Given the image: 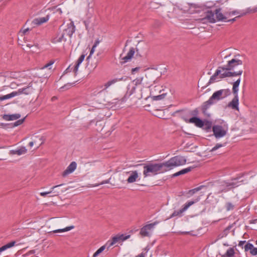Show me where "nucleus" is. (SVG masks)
I'll return each instance as SVG.
<instances>
[{
	"mask_svg": "<svg viewBox=\"0 0 257 257\" xmlns=\"http://www.w3.org/2000/svg\"><path fill=\"white\" fill-rule=\"evenodd\" d=\"M218 69L221 70L220 74H219L220 78H223L228 77H232L236 76H240L242 74L243 72V70L242 69H239L237 71H229L230 70H222L221 68Z\"/></svg>",
	"mask_w": 257,
	"mask_h": 257,
	"instance_id": "nucleus-9",
	"label": "nucleus"
},
{
	"mask_svg": "<svg viewBox=\"0 0 257 257\" xmlns=\"http://www.w3.org/2000/svg\"><path fill=\"white\" fill-rule=\"evenodd\" d=\"M204 126L206 130H210L212 127V123L209 121H206L204 122Z\"/></svg>",
	"mask_w": 257,
	"mask_h": 257,
	"instance_id": "nucleus-39",
	"label": "nucleus"
},
{
	"mask_svg": "<svg viewBox=\"0 0 257 257\" xmlns=\"http://www.w3.org/2000/svg\"><path fill=\"white\" fill-rule=\"evenodd\" d=\"M75 32V26L72 23H70L67 25V28L63 30L62 32L63 34H64L65 37L68 36L71 37L72 35Z\"/></svg>",
	"mask_w": 257,
	"mask_h": 257,
	"instance_id": "nucleus-15",
	"label": "nucleus"
},
{
	"mask_svg": "<svg viewBox=\"0 0 257 257\" xmlns=\"http://www.w3.org/2000/svg\"><path fill=\"white\" fill-rule=\"evenodd\" d=\"M223 245H225V246H228V245L227 244H226V243H224Z\"/></svg>",
	"mask_w": 257,
	"mask_h": 257,
	"instance_id": "nucleus-63",
	"label": "nucleus"
},
{
	"mask_svg": "<svg viewBox=\"0 0 257 257\" xmlns=\"http://www.w3.org/2000/svg\"><path fill=\"white\" fill-rule=\"evenodd\" d=\"M105 248V245L101 246L93 254V257L97 256L100 253H101Z\"/></svg>",
	"mask_w": 257,
	"mask_h": 257,
	"instance_id": "nucleus-37",
	"label": "nucleus"
},
{
	"mask_svg": "<svg viewBox=\"0 0 257 257\" xmlns=\"http://www.w3.org/2000/svg\"><path fill=\"white\" fill-rule=\"evenodd\" d=\"M16 242L12 241L4 245L5 250L15 245Z\"/></svg>",
	"mask_w": 257,
	"mask_h": 257,
	"instance_id": "nucleus-43",
	"label": "nucleus"
},
{
	"mask_svg": "<svg viewBox=\"0 0 257 257\" xmlns=\"http://www.w3.org/2000/svg\"><path fill=\"white\" fill-rule=\"evenodd\" d=\"M186 163V160L185 157L181 156H176L164 163V164L165 169H167L168 171H169L174 167L182 166L185 164Z\"/></svg>",
	"mask_w": 257,
	"mask_h": 257,
	"instance_id": "nucleus-2",
	"label": "nucleus"
},
{
	"mask_svg": "<svg viewBox=\"0 0 257 257\" xmlns=\"http://www.w3.org/2000/svg\"><path fill=\"white\" fill-rule=\"evenodd\" d=\"M240 82V78H238L233 83L232 92L234 95H238V86Z\"/></svg>",
	"mask_w": 257,
	"mask_h": 257,
	"instance_id": "nucleus-30",
	"label": "nucleus"
},
{
	"mask_svg": "<svg viewBox=\"0 0 257 257\" xmlns=\"http://www.w3.org/2000/svg\"><path fill=\"white\" fill-rule=\"evenodd\" d=\"M198 113V111L197 110V109H195V110H194L192 112V115H196Z\"/></svg>",
	"mask_w": 257,
	"mask_h": 257,
	"instance_id": "nucleus-55",
	"label": "nucleus"
},
{
	"mask_svg": "<svg viewBox=\"0 0 257 257\" xmlns=\"http://www.w3.org/2000/svg\"><path fill=\"white\" fill-rule=\"evenodd\" d=\"M230 94L229 89H221L215 92L210 97L213 101L222 99Z\"/></svg>",
	"mask_w": 257,
	"mask_h": 257,
	"instance_id": "nucleus-5",
	"label": "nucleus"
},
{
	"mask_svg": "<svg viewBox=\"0 0 257 257\" xmlns=\"http://www.w3.org/2000/svg\"><path fill=\"white\" fill-rule=\"evenodd\" d=\"M222 147V145L221 144H217L216 145V146L215 147H214L211 150V152H213L215 150H216L217 149H219V148H221Z\"/></svg>",
	"mask_w": 257,
	"mask_h": 257,
	"instance_id": "nucleus-46",
	"label": "nucleus"
},
{
	"mask_svg": "<svg viewBox=\"0 0 257 257\" xmlns=\"http://www.w3.org/2000/svg\"><path fill=\"white\" fill-rule=\"evenodd\" d=\"M30 30L29 28H26L21 31L23 34H26L27 32L29 31Z\"/></svg>",
	"mask_w": 257,
	"mask_h": 257,
	"instance_id": "nucleus-52",
	"label": "nucleus"
},
{
	"mask_svg": "<svg viewBox=\"0 0 257 257\" xmlns=\"http://www.w3.org/2000/svg\"><path fill=\"white\" fill-rule=\"evenodd\" d=\"M191 7L192 8H197V7L195 5H191Z\"/></svg>",
	"mask_w": 257,
	"mask_h": 257,
	"instance_id": "nucleus-61",
	"label": "nucleus"
},
{
	"mask_svg": "<svg viewBox=\"0 0 257 257\" xmlns=\"http://www.w3.org/2000/svg\"><path fill=\"white\" fill-rule=\"evenodd\" d=\"M49 20L48 16L46 17H41L38 18H36L34 19L32 21L33 24L35 25H40L44 23L47 22Z\"/></svg>",
	"mask_w": 257,
	"mask_h": 257,
	"instance_id": "nucleus-24",
	"label": "nucleus"
},
{
	"mask_svg": "<svg viewBox=\"0 0 257 257\" xmlns=\"http://www.w3.org/2000/svg\"><path fill=\"white\" fill-rule=\"evenodd\" d=\"M255 243L257 244V240L255 241Z\"/></svg>",
	"mask_w": 257,
	"mask_h": 257,
	"instance_id": "nucleus-64",
	"label": "nucleus"
},
{
	"mask_svg": "<svg viewBox=\"0 0 257 257\" xmlns=\"http://www.w3.org/2000/svg\"><path fill=\"white\" fill-rule=\"evenodd\" d=\"M135 54V49L131 48L128 52L126 56L124 57L122 59L124 61L123 63H125L131 60Z\"/></svg>",
	"mask_w": 257,
	"mask_h": 257,
	"instance_id": "nucleus-28",
	"label": "nucleus"
},
{
	"mask_svg": "<svg viewBox=\"0 0 257 257\" xmlns=\"http://www.w3.org/2000/svg\"><path fill=\"white\" fill-rule=\"evenodd\" d=\"M130 235H124V234H118L113 236L109 243V246H111L116 243L120 241H123L128 239L130 237Z\"/></svg>",
	"mask_w": 257,
	"mask_h": 257,
	"instance_id": "nucleus-11",
	"label": "nucleus"
},
{
	"mask_svg": "<svg viewBox=\"0 0 257 257\" xmlns=\"http://www.w3.org/2000/svg\"><path fill=\"white\" fill-rule=\"evenodd\" d=\"M16 94H17L16 92H15V91H13V92H11V93L1 96L0 97V101H3V100H6V99H10L12 97L16 96Z\"/></svg>",
	"mask_w": 257,
	"mask_h": 257,
	"instance_id": "nucleus-34",
	"label": "nucleus"
},
{
	"mask_svg": "<svg viewBox=\"0 0 257 257\" xmlns=\"http://www.w3.org/2000/svg\"><path fill=\"white\" fill-rule=\"evenodd\" d=\"M181 175H182V174L180 171L177 172L175 173V174H174L173 175V177H177V176Z\"/></svg>",
	"mask_w": 257,
	"mask_h": 257,
	"instance_id": "nucleus-54",
	"label": "nucleus"
},
{
	"mask_svg": "<svg viewBox=\"0 0 257 257\" xmlns=\"http://www.w3.org/2000/svg\"><path fill=\"white\" fill-rule=\"evenodd\" d=\"M95 48H93V47L92 46V47L91 49L89 55L87 57V59H89L91 57V56L93 54V53H94V52L95 51Z\"/></svg>",
	"mask_w": 257,
	"mask_h": 257,
	"instance_id": "nucleus-49",
	"label": "nucleus"
},
{
	"mask_svg": "<svg viewBox=\"0 0 257 257\" xmlns=\"http://www.w3.org/2000/svg\"><path fill=\"white\" fill-rule=\"evenodd\" d=\"M62 184H60V185H56V186H53L52 188H51V190L49 191H48V192H41L40 193V195L42 197H46L47 195L48 194H50L51 193H52V191L55 188H57L59 186H62Z\"/></svg>",
	"mask_w": 257,
	"mask_h": 257,
	"instance_id": "nucleus-36",
	"label": "nucleus"
},
{
	"mask_svg": "<svg viewBox=\"0 0 257 257\" xmlns=\"http://www.w3.org/2000/svg\"><path fill=\"white\" fill-rule=\"evenodd\" d=\"M212 131L216 138H221L226 135L227 129L224 128L221 125H215L212 127Z\"/></svg>",
	"mask_w": 257,
	"mask_h": 257,
	"instance_id": "nucleus-8",
	"label": "nucleus"
},
{
	"mask_svg": "<svg viewBox=\"0 0 257 257\" xmlns=\"http://www.w3.org/2000/svg\"><path fill=\"white\" fill-rule=\"evenodd\" d=\"M25 119V117L23 118V119H19V120H17V121H16L15 122L14 126H17L22 124L23 123V122L24 121Z\"/></svg>",
	"mask_w": 257,
	"mask_h": 257,
	"instance_id": "nucleus-44",
	"label": "nucleus"
},
{
	"mask_svg": "<svg viewBox=\"0 0 257 257\" xmlns=\"http://www.w3.org/2000/svg\"><path fill=\"white\" fill-rule=\"evenodd\" d=\"M257 12V6L251 10H248L247 13H255Z\"/></svg>",
	"mask_w": 257,
	"mask_h": 257,
	"instance_id": "nucleus-48",
	"label": "nucleus"
},
{
	"mask_svg": "<svg viewBox=\"0 0 257 257\" xmlns=\"http://www.w3.org/2000/svg\"><path fill=\"white\" fill-rule=\"evenodd\" d=\"M238 95H234V98L229 103L228 106L231 107L234 109H238Z\"/></svg>",
	"mask_w": 257,
	"mask_h": 257,
	"instance_id": "nucleus-25",
	"label": "nucleus"
},
{
	"mask_svg": "<svg viewBox=\"0 0 257 257\" xmlns=\"http://www.w3.org/2000/svg\"><path fill=\"white\" fill-rule=\"evenodd\" d=\"M99 43H100V41L98 39L96 40L93 46V48H96L97 46V45L99 44Z\"/></svg>",
	"mask_w": 257,
	"mask_h": 257,
	"instance_id": "nucleus-53",
	"label": "nucleus"
},
{
	"mask_svg": "<svg viewBox=\"0 0 257 257\" xmlns=\"http://www.w3.org/2000/svg\"><path fill=\"white\" fill-rule=\"evenodd\" d=\"M66 40V38L62 32H60L52 40V42L54 43L61 42Z\"/></svg>",
	"mask_w": 257,
	"mask_h": 257,
	"instance_id": "nucleus-23",
	"label": "nucleus"
},
{
	"mask_svg": "<svg viewBox=\"0 0 257 257\" xmlns=\"http://www.w3.org/2000/svg\"><path fill=\"white\" fill-rule=\"evenodd\" d=\"M77 164L75 162H72L67 167L66 169L63 172L62 176L65 177L69 174L72 173L76 169Z\"/></svg>",
	"mask_w": 257,
	"mask_h": 257,
	"instance_id": "nucleus-17",
	"label": "nucleus"
},
{
	"mask_svg": "<svg viewBox=\"0 0 257 257\" xmlns=\"http://www.w3.org/2000/svg\"><path fill=\"white\" fill-rule=\"evenodd\" d=\"M139 257H145V254L144 253H141L139 255Z\"/></svg>",
	"mask_w": 257,
	"mask_h": 257,
	"instance_id": "nucleus-59",
	"label": "nucleus"
},
{
	"mask_svg": "<svg viewBox=\"0 0 257 257\" xmlns=\"http://www.w3.org/2000/svg\"><path fill=\"white\" fill-rule=\"evenodd\" d=\"M144 79V77H138L135 79L133 81V83L135 86L138 85L143 84L145 86H149L150 85L149 83L143 82Z\"/></svg>",
	"mask_w": 257,
	"mask_h": 257,
	"instance_id": "nucleus-27",
	"label": "nucleus"
},
{
	"mask_svg": "<svg viewBox=\"0 0 257 257\" xmlns=\"http://www.w3.org/2000/svg\"><path fill=\"white\" fill-rule=\"evenodd\" d=\"M213 103L214 101L211 100V98H210L207 101H205L202 106L203 113L207 116H209V114L207 113V110Z\"/></svg>",
	"mask_w": 257,
	"mask_h": 257,
	"instance_id": "nucleus-22",
	"label": "nucleus"
},
{
	"mask_svg": "<svg viewBox=\"0 0 257 257\" xmlns=\"http://www.w3.org/2000/svg\"><path fill=\"white\" fill-rule=\"evenodd\" d=\"M54 60H51L48 63L45 64L41 69V74H43L45 70L46 69H47V72L46 73V74L43 75V77H44L45 78H47V77H48L50 75V73H51L52 70H51V68L50 67L52 65H53L54 64Z\"/></svg>",
	"mask_w": 257,
	"mask_h": 257,
	"instance_id": "nucleus-13",
	"label": "nucleus"
},
{
	"mask_svg": "<svg viewBox=\"0 0 257 257\" xmlns=\"http://www.w3.org/2000/svg\"><path fill=\"white\" fill-rule=\"evenodd\" d=\"M185 120L186 122L194 123L196 126L199 127H202L204 126V121L196 117H193L189 119H185Z\"/></svg>",
	"mask_w": 257,
	"mask_h": 257,
	"instance_id": "nucleus-16",
	"label": "nucleus"
},
{
	"mask_svg": "<svg viewBox=\"0 0 257 257\" xmlns=\"http://www.w3.org/2000/svg\"><path fill=\"white\" fill-rule=\"evenodd\" d=\"M235 254L234 249L233 247H230L227 249L226 253L223 254L222 257H233Z\"/></svg>",
	"mask_w": 257,
	"mask_h": 257,
	"instance_id": "nucleus-32",
	"label": "nucleus"
},
{
	"mask_svg": "<svg viewBox=\"0 0 257 257\" xmlns=\"http://www.w3.org/2000/svg\"><path fill=\"white\" fill-rule=\"evenodd\" d=\"M136 89V87L135 86L133 87V88L132 89V90L130 91V92H127L126 94L128 93V95H131V94H133L134 91H135ZM127 94H126L125 95H124L122 98H121L120 99H118V98H116V99H114L113 100L115 101V103H118L119 104V103H121L123 102H124L126 99V95Z\"/></svg>",
	"mask_w": 257,
	"mask_h": 257,
	"instance_id": "nucleus-29",
	"label": "nucleus"
},
{
	"mask_svg": "<svg viewBox=\"0 0 257 257\" xmlns=\"http://www.w3.org/2000/svg\"><path fill=\"white\" fill-rule=\"evenodd\" d=\"M3 118L6 121L14 120L21 117V114L19 113L13 114H4L2 116Z\"/></svg>",
	"mask_w": 257,
	"mask_h": 257,
	"instance_id": "nucleus-21",
	"label": "nucleus"
},
{
	"mask_svg": "<svg viewBox=\"0 0 257 257\" xmlns=\"http://www.w3.org/2000/svg\"><path fill=\"white\" fill-rule=\"evenodd\" d=\"M140 67H136L132 69V73L134 74L135 72L138 71L140 69Z\"/></svg>",
	"mask_w": 257,
	"mask_h": 257,
	"instance_id": "nucleus-50",
	"label": "nucleus"
},
{
	"mask_svg": "<svg viewBox=\"0 0 257 257\" xmlns=\"http://www.w3.org/2000/svg\"><path fill=\"white\" fill-rule=\"evenodd\" d=\"M215 19L217 21H226L228 17L226 16L225 13L223 14L221 12V9H216L215 11Z\"/></svg>",
	"mask_w": 257,
	"mask_h": 257,
	"instance_id": "nucleus-18",
	"label": "nucleus"
},
{
	"mask_svg": "<svg viewBox=\"0 0 257 257\" xmlns=\"http://www.w3.org/2000/svg\"><path fill=\"white\" fill-rule=\"evenodd\" d=\"M239 14V13L237 11H233L232 12H225V15L228 17H230L231 15H234Z\"/></svg>",
	"mask_w": 257,
	"mask_h": 257,
	"instance_id": "nucleus-41",
	"label": "nucleus"
},
{
	"mask_svg": "<svg viewBox=\"0 0 257 257\" xmlns=\"http://www.w3.org/2000/svg\"><path fill=\"white\" fill-rule=\"evenodd\" d=\"M5 247L4 246H3L2 247H0V252H1L2 251L5 250Z\"/></svg>",
	"mask_w": 257,
	"mask_h": 257,
	"instance_id": "nucleus-58",
	"label": "nucleus"
},
{
	"mask_svg": "<svg viewBox=\"0 0 257 257\" xmlns=\"http://www.w3.org/2000/svg\"><path fill=\"white\" fill-rule=\"evenodd\" d=\"M165 96H166V94L163 93L160 95L154 96L153 98V100H161V99H163L164 98H165Z\"/></svg>",
	"mask_w": 257,
	"mask_h": 257,
	"instance_id": "nucleus-38",
	"label": "nucleus"
},
{
	"mask_svg": "<svg viewBox=\"0 0 257 257\" xmlns=\"http://www.w3.org/2000/svg\"><path fill=\"white\" fill-rule=\"evenodd\" d=\"M127 79V77L124 76L119 78H115L111 79L106 82L104 85H100L97 86V88L100 89L98 93H101L102 91L106 90L111 85L120 81H126Z\"/></svg>",
	"mask_w": 257,
	"mask_h": 257,
	"instance_id": "nucleus-4",
	"label": "nucleus"
},
{
	"mask_svg": "<svg viewBox=\"0 0 257 257\" xmlns=\"http://www.w3.org/2000/svg\"><path fill=\"white\" fill-rule=\"evenodd\" d=\"M85 54H82L80 57L78 58V59L77 60V62H76V64L75 65V66H74V68H73V72L75 73V75L77 74V71H78V68H79V66L80 65V64L83 62V61L84 60V58H85Z\"/></svg>",
	"mask_w": 257,
	"mask_h": 257,
	"instance_id": "nucleus-26",
	"label": "nucleus"
},
{
	"mask_svg": "<svg viewBox=\"0 0 257 257\" xmlns=\"http://www.w3.org/2000/svg\"><path fill=\"white\" fill-rule=\"evenodd\" d=\"M247 13H243V14H241L240 15H239L236 17H235L233 19H230V20H228L227 21H226L227 22H234V21H236V19L238 18H240V17L241 16H243L244 15H245Z\"/></svg>",
	"mask_w": 257,
	"mask_h": 257,
	"instance_id": "nucleus-45",
	"label": "nucleus"
},
{
	"mask_svg": "<svg viewBox=\"0 0 257 257\" xmlns=\"http://www.w3.org/2000/svg\"><path fill=\"white\" fill-rule=\"evenodd\" d=\"M34 145V142H31L29 143V146L30 147H33Z\"/></svg>",
	"mask_w": 257,
	"mask_h": 257,
	"instance_id": "nucleus-57",
	"label": "nucleus"
},
{
	"mask_svg": "<svg viewBox=\"0 0 257 257\" xmlns=\"http://www.w3.org/2000/svg\"><path fill=\"white\" fill-rule=\"evenodd\" d=\"M27 150L25 147H22L16 150H13L12 153L13 154H17L18 155H21L26 153Z\"/></svg>",
	"mask_w": 257,
	"mask_h": 257,
	"instance_id": "nucleus-31",
	"label": "nucleus"
},
{
	"mask_svg": "<svg viewBox=\"0 0 257 257\" xmlns=\"http://www.w3.org/2000/svg\"><path fill=\"white\" fill-rule=\"evenodd\" d=\"M158 223V222L156 221L153 223L147 224L143 227L140 232V234L142 236H149L151 234V231L154 228V226Z\"/></svg>",
	"mask_w": 257,
	"mask_h": 257,
	"instance_id": "nucleus-10",
	"label": "nucleus"
},
{
	"mask_svg": "<svg viewBox=\"0 0 257 257\" xmlns=\"http://www.w3.org/2000/svg\"><path fill=\"white\" fill-rule=\"evenodd\" d=\"M32 86V83L30 82L27 87L19 89L18 91H15L17 93L16 96L21 94H25L26 95L30 94L33 91Z\"/></svg>",
	"mask_w": 257,
	"mask_h": 257,
	"instance_id": "nucleus-14",
	"label": "nucleus"
},
{
	"mask_svg": "<svg viewBox=\"0 0 257 257\" xmlns=\"http://www.w3.org/2000/svg\"><path fill=\"white\" fill-rule=\"evenodd\" d=\"M168 171L165 169L164 163H150L144 166L143 174L145 177L151 175H155Z\"/></svg>",
	"mask_w": 257,
	"mask_h": 257,
	"instance_id": "nucleus-1",
	"label": "nucleus"
},
{
	"mask_svg": "<svg viewBox=\"0 0 257 257\" xmlns=\"http://www.w3.org/2000/svg\"><path fill=\"white\" fill-rule=\"evenodd\" d=\"M70 69V66H69L68 68L66 69V70L69 71Z\"/></svg>",
	"mask_w": 257,
	"mask_h": 257,
	"instance_id": "nucleus-62",
	"label": "nucleus"
},
{
	"mask_svg": "<svg viewBox=\"0 0 257 257\" xmlns=\"http://www.w3.org/2000/svg\"><path fill=\"white\" fill-rule=\"evenodd\" d=\"M239 177H237L231 179L230 182H224L223 184L220 186V188L218 193H221L222 192H226L230 189L238 186L239 185V184H238L239 182H236V181L239 180ZM243 180H241L239 181V182H241Z\"/></svg>",
	"mask_w": 257,
	"mask_h": 257,
	"instance_id": "nucleus-3",
	"label": "nucleus"
},
{
	"mask_svg": "<svg viewBox=\"0 0 257 257\" xmlns=\"http://www.w3.org/2000/svg\"><path fill=\"white\" fill-rule=\"evenodd\" d=\"M203 187V186H200L198 187H197L196 188H194V189L192 190L191 191H192V192L193 193H195L196 192H197V191H199L201 189V188Z\"/></svg>",
	"mask_w": 257,
	"mask_h": 257,
	"instance_id": "nucleus-47",
	"label": "nucleus"
},
{
	"mask_svg": "<svg viewBox=\"0 0 257 257\" xmlns=\"http://www.w3.org/2000/svg\"><path fill=\"white\" fill-rule=\"evenodd\" d=\"M127 174L130 173V176L127 179L128 183H132L136 181L137 179L139 177V175L137 171H134L132 172H127Z\"/></svg>",
	"mask_w": 257,
	"mask_h": 257,
	"instance_id": "nucleus-20",
	"label": "nucleus"
},
{
	"mask_svg": "<svg viewBox=\"0 0 257 257\" xmlns=\"http://www.w3.org/2000/svg\"><path fill=\"white\" fill-rule=\"evenodd\" d=\"M215 15V12H213L212 11H208L206 13L204 18L201 19V21L203 23H205V21H207L209 23H214L216 22Z\"/></svg>",
	"mask_w": 257,
	"mask_h": 257,
	"instance_id": "nucleus-12",
	"label": "nucleus"
},
{
	"mask_svg": "<svg viewBox=\"0 0 257 257\" xmlns=\"http://www.w3.org/2000/svg\"><path fill=\"white\" fill-rule=\"evenodd\" d=\"M242 64V61L236 58L235 56L234 58L229 61L226 67H219L222 70H233L237 66L241 65Z\"/></svg>",
	"mask_w": 257,
	"mask_h": 257,
	"instance_id": "nucleus-6",
	"label": "nucleus"
},
{
	"mask_svg": "<svg viewBox=\"0 0 257 257\" xmlns=\"http://www.w3.org/2000/svg\"><path fill=\"white\" fill-rule=\"evenodd\" d=\"M73 228H74L73 226H70L66 227V228H63V229H56V230H53L52 232L53 233H61V232L69 231L71 229H73Z\"/></svg>",
	"mask_w": 257,
	"mask_h": 257,
	"instance_id": "nucleus-35",
	"label": "nucleus"
},
{
	"mask_svg": "<svg viewBox=\"0 0 257 257\" xmlns=\"http://www.w3.org/2000/svg\"><path fill=\"white\" fill-rule=\"evenodd\" d=\"M244 248L245 251H249L250 253L252 255H257V248L254 247L251 243H247L244 245Z\"/></svg>",
	"mask_w": 257,
	"mask_h": 257,
	"instance_id": "nucleus-19",
	"label": "nucleus"
},
{
	"mask_svg": "<svg viewBox=\"0 0 257 257\" xmlns=\"http://www.w3.org/2000/svg\"><path fill=\"white\" fill-rule=\"evenodd\" d=\"M253 223H257V219L253 220Z\"/></svg>",
	"mask_w": 257,
	"mask_h": 257,
	"instance_id": "nucleus-60",
	"label": "nucleus"
},
{
	"mask_svg": "<svg viewBox=\"0 0 257 257\" xmlns=\"http://www.w3.org/2000/svg\"><path fill=\"white\" fill-rule=\"evenodd\" d=\"M198 200H196L195 201H191L186 203L183 207L179 210H175L174 212L170 215V216L168 218V219H170L175 217H181L183 215V213L185 212L187 209L192 205L194 204L195 202H197Z\"/></svg>",
	"mask_w": 257,
	"mask_h": 257,
	"instance_id": "nucleus-7",
	"label": "nucleus"
},
{
	"mask_svg": "<svg viewBox=\"0 0 257 257\" xmlns=\"http://www.w3.org/2000/svg\"><path fill=\"white\" fill-rule=\"evenodd\" d=\"M192 167H188V168H185V169H183L180 170V172H181L182 175H183V174H185L186 173L189 172L190 171H191L192 170Z\"/></svg>",
	"mask_w": 257,
	"mask_h": 257,
	"instance_id": "nucleus-42",
	"label": "nucleus"
},
{
	"mask_svg": "<svg viewBox=\"0 0 257 257\" xmlns=\"http://www.w3.org/2000/svg\"><path fill=\"white\" fill-rule=\"evenodd\" d=\"M221 70L217 69L215 72V73L210 77V80L208 83V84L209 85L215 82L216 77L220 74Z\"/></svg>",
	"mask_w": 257,
	"mask_h": 257,
	"instance_id": "nucleus-33",
	"label": "nucleus"
},
{
	"mask_svg": "<svg viewBox=\"0 0 257 257\" xmlns=\"http://www.w3.org/2000/svg\"><path fill=\"white\" fill-rule=\"evenodd\" d=\"M234 208V205L230 202H227L226 204V209L227 211L233 210Z\"/></svg>",
	"mask_w": 257,
	"mask_h": 257,
	"instance_id": "nucleus-40",
	"label": "nucleus"
},
{
	"mask_svg": "<svg viewBox=\"0 0 257 257\" xmlns=\"http://www.w3.org/2000/svg\"><path fill=\"white\" fill-rule=\"evenodd\" d=\"M245 243V241H240L238 243V245L242 246V245Z\"/></svg>",
	"mask_w": 257,
	"mask_h": 257,
	"instance_id": "nucleus-56",
	"label": "nucleus"
},
{
	"mask_svg": "<svg viewBox=\"0 0 257 257\" xmlns=\"http://www.w3.org/2000/svg\"><path fill=\"white\" fill-rule=\"evenodd\" d=\"M109 182H110V179L103 181L99 184L102 185V184H108L109 183Z\"/></svg>",
	"mask_w": 257,
	"mask_h": 257,
	"instance_id": "nucleus-51",
	"label": "nucleus"
}]
</instances>
